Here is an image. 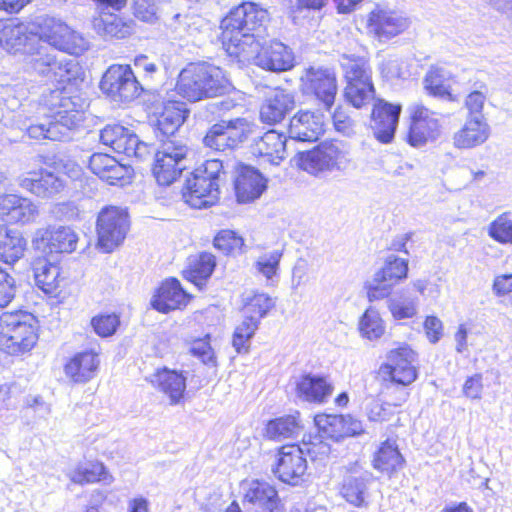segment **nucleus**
<instances>
[{
    "label": "nucleus",
    "mask_w": 512,
    "mask_h": 512,
    "mask_svg": "<svg viewBox=\"0 0 512 512\" xmlns=\"http://www.w3.org/2000/svg\"><path fill=\"white\" fill-rule=\"evenodd\" d=\"M402 107L378 99L372 110L371 127L375 137L382 143H390L395 135Z\"/></svg>",
    "instance_id": "412c9836"
},
{
    "label": "nucleus",
    "mask_w": 512,
    "mask_h": 512,
    "mask_svg": "<svg viewBox=\"0 0 512 512\" xmlns=\"http://www.w3.org/2000/svg\"><path fill=\"white\" fill-rule=\"evenodd\" d=\"M301 80L304 93L313 95L329 111L338 90L334 71L328 68H309Z\"/></svg>",
    "instance_id": "6ab92c4d"
},
{
    "label": "nucleus",
    "mask_w": 512,
    "mask_h": 512,
    "mask_svg": "<svg viewBox=\"0 0 512 512\" xmlns=\"http://www.w3.org/2000/svg\"><path fill=\"white\" fill-rule=\"evenodd\" d=\"M243 245V238L232 230H222L214 238L215 248L225 254L239 252Z\"/></svg>",
    "instance_id": "13d9d810"
},
{
    "label": "nucleus",
    "mask_w": 512,
    "mask_h": 512,
    "mask_svg": "<svg viewBox=\"0 0 512 512\" xmlns=\"http://www.w3.org/2000/svg\"><path fill=\"white\" fill-rule=\"evenodd\" d=\"M189 295L183 290L176 278H169L162 282L151 299V306L161 312L167 313L171 310L186 306Z\"/></svg>",
    "instance_id": "a878e982"
},
{
    "label": "nucleus",
    "mask_w": 512,
    "mask_h": 512,
    "mask_svg": "<svg viewBox=\"0 0 512 512\" xmlns=\"http://www.w3.org/2000/svg\"><path fill=\"white\" fill-rule=\"evenodd\" d=\"M209 336L194 340L189 348V352L198 358L203 364L216 367L217 361L215 353L210 345Z\"/></svg>",
    "instance_id": "052dcab7"
},
{
    "label": "nucleus",
    "mask_w": 512,
    "mask_h": 512,
    "mask_svg": "<svg viewBox=\"0 0 512 512\" xmlns=\"http://www.w3.org/2000/svg\"><path fill=\"white\" fill-rule=\"evenodd\" d=\"M269 22V13L254 2H243L222 20L223 45L230 56H239L246 38L259 40Z\"/></svg>",
    "instance_id": "f03ea898"
},
{
    "label": "nucleus",
    "mask_w": 512,
    "mask_h": 512,
    "mask_svg": "<svg viewBox=\"0 0 512 512\" xmlns=\"http://www.w3.org/2000/svg\"><path fill=\"white\" fill-rule=\"evenodd\" d=\"M38 38V33L29 30L24 23L15 20L0 22V46L9 53L25 55L33 49Z\"/></svg>",
    "instance_id": "aec40b11"
},
{
    "label": "nucleus",
    "mask_w": 512,
    "mask_h": 512,
    "mask_svg": "<svg viewBox=\"0 0 512 512\" xmlns=\"http://www.w3.org/2000/svg\"><path fill=\"white\" fill-rule=\"evenodd\" d=\"M117 12H98V29L101 27L106 36L123 39L132 33V21L123 19Z\"/></svg>",
    "instance_id": "a18cd8bd"
},
{
    "label": "nucleus",
    "mask_w": 512,
    "mask_h": 512,
    "mask_svg": "<svg viewBox=\"0 0 512 512\" xmlns=\"http://www.w3.org/2000/svg\"><path fill=\"white\" fill-rule=\"evenodd\" d=\"M96 353L85 350L76 353L64 364V373L73 383H86L94 377Z\"/></svg>",
    "instance_id": "7c9ffc66"
},
{
    "label": "nucleus",
    "mask_w": 512,
    "mask_h": 512,
    "mask_svg": "<svg viewBox=\"0 0 512 512\" xmlns=\"http://www.w3.org/2000/svg\"><path fill=\"white\" fill-rule=\"evenodd\" d=\"M152 384L167 395L170 403L175 405L180 402L186 389V378L182 373L163 368L158 370L151 379Z\"/></svg>",
    "instance_id": "72a5a7b5"
},
{
    "label": "nucleus",
    "mask_w": 512,
    "mask_h": 512,
    "mask_svg": "<svg viewBox=\"0 0 512 512\" xmlns=\"http://www.w3.org/2000/svg\"><path fill=\"white\" fill-rule=\"evenodd\" d=\"M318 434L304 437L303 445L313 458L328 456L331 447L326 440L339 441L362 433V423L351 415L318 414L314 417Z\"/></svg>",
    "instance_id": "39448f33"
},
{
    "label": "nucleus",
    "mask_w": 512,
    "mask_h": 512,
    "mask_svg": "<svg viewBox=\"0 0 512 512\" xmlns=\"http://www.w3.org/2000/svg\"><path fill=\"white\" fill-rule=\"evenodd\" d=\"M332 392L333 385L324 376L305 374L296 383L297 397L309 403H325Z\"/></svg>",
    "instance_id": "c756f323"
},
{
    "label": "nucleus",
    "mask_w": 512,
    "mask_h": 512,
    "mask_svg": "<svg viewBox=\"0 0 512 512\" xmlns=\"http://www.w3.org/2000/svg\"><path fill=\"white\" fill-rule=\"evenodd\" d=\"M286 136L275 130L266 132L251 146V153L263 162L279 165L286 157Z\"/></svg>",
    "instance_id": "bb28decb"
},
{
    "label": "nucleus",
    "mask_w": 512,
    "mask_h": 512,
    "mask_svg": "<svg viewBox=\"0 0 512 512\" xmlns=\"http://www.w3.org/2000/svg\"><path fill=\"white\" fill-rule=\"evenodd\" d=\"M132 169L120 164L106 153L98 152V179L112 186L123 187L130 183Z\"/></svg>",
    "instance_id": "e433bc0d"
},
{
    "label": "nucleus",
    "mask_w": 512,
    "mask_h": 512,
    "mask_svg": "<svg viewBox=\"0 0 512 512\" xmlns=\"http://www.w3.org/2000/svg\"><path fill=\"white\" fill-rule=\"evenodd\" d=\"M492 292L496 297L512 302V274H500L495 276L492 284Z\"/></svg>",
    "instance_id": "69168bd1"
},
{
    "label": "nucleus",
    "mask_w": 512,
    "mask_h": 512,
    "mask_svg": "<svg viewBox=\"0 0 512 512\" xmlns=\"http://www.w3.org/2000/svg\"><path fill=\"white\" fill-rule=\"evenodd\" d=\"M299 412L270 420L265 429L266 436L275 441L297 436L302 430Z\"/></svg>",
    "instance_id": "c03bdc74"
},
{
    "label": "nucleus",
    "mask_w": 512,
    "mask_h": 512,
    "mask_svg": "<svg viewBox=\"0 0 512 512\" xmlns=\"http://www.w3.org/2000/svg\"><path fill=\"white\" fill-rule=\"evenodd\" d=\"M38 215L33 202L24 197L8 194L0 198V217L11 223H29Z\"/></svg>",
    "instance_id": "cd10ccee"
},
{
    "label": "nucleus",
    "mask_w": 512,
    "mask_h": 512,
    "mask_svg": "<svg viewBox=\"0 0 512 512\" xmlns=\"http://www.w3.org/2000/svg\"><path fill=\"white\" fill-rule=\"evenodd\" d=\"M226 171L219 159H208L201 163L187 179L183 188L184 201L191 207L201 209L214 205L220 195V186L225 182Z\"/></svg>",
    "instance_id": "20e7f679"
},
{
    "label": "nucleus",
    "mask_w": 512,
    "mask_h": 512,
    "mask_svg": "<svg viewBox=\"0 0 512 512\" xmlns=\"http://www.w3.org/2000/svg\"><path fill=\"white\" fill-rule=\"evenodd\" d=\"M26 241L20 232L10 230L5 225H0V260L13 264L24 253Z\"/></svg>",
    "instance_id": "a19ab883"
},
{
    "label": "nucleus",
    "mask_w": 512,
    "mask_h": 512,
    "mask_svg": "<svg viewBox=\"0 0 512 512\" xmlns=\"http://www.w3.org/2000/svg\"><path fill=\"white\" fill-rule=\"evenodd\" d=\"M134 15L141 21L153 22L156 19L155 0H134Z\"/></svg>",
    "instance_id": "774afa93"
},
{
    "label": "nucleus",
    "mask_w": 512,
    "mask_h": 512,
    "mask_svg": "<svg viewBox=\"0 0 512 512\" xmlns=\"http://www.w3.org/2000/svg\"><path fill=\"white\" fill-rule=\"evenodd\" d=\"M27 90L24 85L0 86V104L3 106L1 121L5 126L25 130L31 123V113L24 111L29 101L26 99Z\"/></svg>",
    "instance_id": "2eb2a0df"
},
{
    "label": "nucleus",
    "mask_w": 512,
    "mask_h": 512,
    "mask_svg": "<svg viewBox=\"0 0 512 512\" xmlns=\"http://www.w3.org/2000/svg\"><path fill=\"white\" fill-rule=\"evenodd\" d=\"M189 114L186 103L181 101L164 102L157 117V128L167 138H174V133L184 123Z\"/></svg>",
    "instance_id": "473e14b6"
},
{
    "label": "nucleus",
    "mask_w": 512,
    "mask_h": 512,
    "mask_svg": "<svg viewBox=\"0 0 512 512\" xmlns=\"http://www.w3.org/2000/svg\"><path fill=\"white\" fill-rule=\"evenodd\" d=\"M491 128L485 117H466L463 126L453 134V146L469 150L483 145L490 137Z\"/></svg>",
    "instance_id": "4be33fe9"
},
{
    "label": "nucleus",
    "mask_w": 512,
    "mask_h": 512,
    "mask_svg": "<svg viewBox=\"0 0 512 512\" xmlns=\"http://www.w3.org/2000/svg\"><path fill=\"white\" fill-rule=\"evenodd\" d=\"M282 256L281 250H272L261 254L255 260L253 268L258 275L265 278L267 285H273L277 281Z\"/></svg>",
    "instance_id": "49530a36"
},
{
    "label": "nucleus",
    "mask_w": 512,
    "mask_h": 512,
    "mask_svg": "<svg viewBox=\"0 0 512 512\" xmlns=\"http://www.w3.org/2000/svg\"><path fill=\"white\" fill-rule=\"evenodd\" d=\"M409 393L403 389L400 390L398 401L391 403H384L379 399H372L365 408L366 415L370 421L383 422L390 419L393 415L392 406H401L408 398Z\"/></svg>",
    "instance_id": "864d4df0"
},
{
    "label": "nucleus",
    "mask_w": 512,
    "mask_h": 512,
    "mask_svg": "<svg viewBox=\"0 0 512 512\" xmlns=\"http://www.w3.org/2000/svg\"><path fill=\"white\" fill-rule=\"evenodd\" d=\"M244 43L245 49L236 58L241 62H252L256 66L272 71L283 72L294 67V54L292 50L282 42L273 40L261 44L259 40L247 37Z\"/></svg>",
    "instance_id": "0eeeda50"
},
{
    "label": "nucleus",
    "mask_w": 512,
    "mask_h": 512,
    "mask_svg": "<svg viewBox=\"0 0 512 512\" xmlns=\"http://www.w3.org/2000/svg\"><path fill=\"white\" fill-rule=\"evenodd\" d=\"M410 127L407 135L408 143L416 148L435 141L441 134V123L438 113L421 103L409 106Z\"/></svg>",
    "instance_id": "4468645a"
},
{
    "label": "nucleus",
    "mask_w": 512,
    "mask_h": 512,
    "mask_svg": "<svg viewBox=\"0 0 512 512\" xmlns=\"http://www.w3.org/2000/svg\"><path fill=\"white\" fill-rule=\"evenodd\" d=\"M404 458L395 441L386 440L380 444L372 459V466L382 474L391 476L402 467Z\"/></svg>",
    "instance_id": "58836bf2"
},
{
    "label": "nucleus",
    "mask_w": 512,
    "mask_h": 512,
    "mask_svg": "<svg viewBox=\"0 0 512 512\" xmlns=\"http://www.w3.org/2000/svg\"><path fill=\"white\" fill-rule=\"evenodd\" d=\"M273 299L265 293H253L244 299L243 313L245 317H249L257 322L265 317L274 307Z\"/></svg>",
    "instance_id": "603ef678"
},
{
    "label": "nucleus",
    "mask_w": 512,
    "mask_h": 512,
    "mask_svg": "<svg viewBox=\"0 0 512 512\" xmlns=\"http://www.w3.org/2000/svg\"><path fill=\"white\" fill-rule=\"evenodd\" d=\"M447 79L448 75L444 69L432 67L424 79L425 89L433 96L444 98L450 95L449 87L445 83Z\"/></svg>",
    "instance_id": "6e6d98bb"
},
{
    "label": "nucleus",
    "mask_w": 512,
    "mask_h": 512,
    "mask_svg": "<svg viewBox=\"0 0 512 512\" xmlns=\"http://www.w3.org/2000/svg\"><path fill=\"white\" fill-rule=\"evenodd\" d=\"M38 340V320L26 311L0 315V349L10 355L29 352Z\"/></svg>",
    "instance_id": "423d86ee"
},
{
    "label": "nucleus",
    "mask_w": 512,
    "mask_h": 512,
    "mask_svg": "<svg viewBox=\"0 0 512 512\" xmlns=\"http://www.w3.org/2000/svg\"><path fill=\"white\" fill-rule=\"evenodd\" d=\"M375 273L378 274V279H384L395 286L407 278L408 262L395 255H389L385 259L383 267Z\"/></svg>",
    "instance_id": "8fccbe9b"
},
{
    "label": "nucleus",
    "mask_w": 512,
    "mask_h": 512,
    "mask_svg": "<svg viewBox=\"0 0 512 512\" xmlns=\"http://www.w3.org/2000/svg\"><path fill=\"white\" fill-rule=\"evenodd\" d=\"M323 132V115L311 111L298 112L290 120L288 128L289 138L300 142H314Z\"/></svg>",
    "instance_id": "5701e85b"
},
{
    "label": "nucleus",
    "mask_w": 512,
    "mask_h": 512,
    "mask_svg": "<svg viewBox=\"0 0 512 512\" xmlns=\"http://www.w3.org/2000/svg\"><path fill=\"white\" fill-rule=\"evenodd\" d=\"M350 163V153L339 141L323 142L316 148L298 153L296 164L312 175L333 170H344Z\"/></svg>",
    "instance_id": "1a4fd4ad"
},
{
    "label": "nucleus",
    "mask_w": 512,
    "mask_h": 512,
    "mask_svg": "<svg viewBox=\"0 0 512 512\" xmlns=\"http://www.w3.org/2000/svg\"><path fill=\"white\" fill-rule=\"evenodd\" d=\"M205 146L217 150L224 151L232 149L234 146L230 143L229 137L222 127L221 123L214 124L203 139Z\"/></svg>",
    "instance_id": "bf43d9fd"
},
{
    "label": "nucleus",
    "mask_w": 512,
    "mask_h": 512,
    "mask_svg": "<svg viewBox=\"0 0 512 512\" xmlns=\"http://www.w3.org/2000/svg\"><path fill=\"white\" fill-rule=\"evenodd\" d=\"M30 52H26V64L31 70L42 76H49L51 68L55 66L57 53L53 47L45 44L42 37L33 45Z\"/></svg>",
    "instance_id": "ea45409f"
},
{
    "label": "nucleus",
    "mask_w": 512,
    "mask_h": 512,
    "mask_svg": "<svg viewBox=\"0 0 512 512\" xmlns=\"http://www.w3.org/2000/svg\"><path fill=\"white\" fill-rule=\"evenodd\" d=\"M294 97L285 90H275L262 104L260 118L264 123L275 124L284 119L294 108Z\"/></svg>",
    "instance_id": "2f4dec72"
},
{
    "label": "nucleus",
    "mask_w": 512,
    "mask_h": 512,
    "mask_svg": "<svg viewBox=\"0 0 512 512\" xmlns=\"http://www.w3.org/2000/svg\"><path fill=\"white\" fill-rule=\"evenodd\" d=\"M120 326V318L115 313L98 315V336L110 337Z\"/></svg>",
    "instance_id": "338daca9"
},
{
    "label": "nucleus",
    "mask_w": 512,
    "mask_h": 512,
    "mask_svg": "<svg viewBox=\"0 0 512 512\" xmlns=\"http://www.w3.org/2000/svg\"><path fill=\"white\" fill-rule=\"evenodd\" d=\"M385 322L374 306H369L359 320V331L363 338L377 340L385 333Z\"/></svg>",
    "instance_id": "de8ad7c7"
},
{
    "label": "nucleus",
    "mask_w": 512,
    "mask_h": 512,
    "mask_svg": "<svg viewBox=\"0 0 512 512\" xmlns=\"http://www.w3.org/2000/svg\"><path fill=\"white\" fill-rule=\"evenodd\" d=\"M508 212L494 219L488 226V235L501 244H512V220Z\"/></svg>",
    "instance_id": "4d7b16f0"
},
{
    "label": "nucleus",
    "mask_w": 512,
    "mask_h": 512,
    "mask_svg": "<svg viewBox=\"0 0 512 512\" xmlns=\"http://www.w3.org/2000/svg\"><path fill=\"white\" fill-rule=\"evenodd\" d=\"M15 296V280L0 267V308L7 306Z\"/></svg>",
    "instance_id": "e2e57ef3"
},
{
    "label": "nucleus",
    "mask_w": 512,
    "mask_h": 512,
    "mask_svg": "<svg viewBox=\"0 0 512 512\" xmlns=\"http://www.w3.org/2000/svg\"><path fill=\"white\" fill-rule=\"evenodd\" d=\"M271 470L280 482L291 486L300 485L307 472L303 449L296 444L282 446L275 454Z\"/></svg>",
    "instance_id": "ddd939ff"
},
{
    "label": "nucleus",
    "mask_w": 512,
    "mask_h": 512,
    "mask_svg": "<svg viewBox=\"0 0 512 512\" xmlns=\"http://www.w3.org/2000/svg\"><path fill=\"white\" fill-rule=\"evenodd\" d=\"M38 234L37 245L41 243L50 253H71L76 249L78 236L70 227L49 226Z\"/></svg>",
    "instance_id": "c85d7f7f"
},
{
    "label": "nucleus",
    "mask_w": 512,
    "mask_h": 512,
    "mask_svg": "<svg viewBox=\"0 0 512 512\" xmlns=\"http://www.w3.org/2000/svg\"><path fill=\"white\" fill-rule=\"evenodd\" d=\"M126 128L119 124L107 125L100 130V141L103 145L110 147L113 151L116 150L118 141L125 134Z\"/></svg>",
    "instance_id": "0e129e2a"
},
{
    "label": "nucleus",
    "mask_w": 512,
    "mask_h": 512,
    "mask_svg": "<svg viewBox=\"0 0 512 512\" xmlns=\"http://www.w3.org/2000/svg\"><path fill=\"white\" fill-rule=\"evenodd\" d=\"M373 481V475L364 472L359 476H349L345 479L342 487V495L347 502L356 506L367 505L368 485Z\"/></svg>",
    "instance_id": "79ce46f5"
},
{
    "label": "nucleus",
    "mask_w": 512,
    "mask_h": 512,
    "mask_svg": "<svg viewBox=\"0 0 512 512\" xmlns=\"http://www.w3.org/2000/svg\"><path fill=\"white\" fill-rule=\"evenodd\" d=\"M223 70L208 63H191L180 72L176 84L179 95L191 102L216 97L229 90Z\"/></svg>",
    "instance_id": "7ed1b4c3"
},
{
    "label": "nucleus",
    "mask_w": 512,
    "mask_h": 512,
    "mask_svg": "<svg viewBox=\"0 0 512 512\" xmlns=\"http://www.w3.org/2000/svg\"><path fill=\"white\" fill-rule=\"evenodd\" d=\"M409 26L410 20L402 12L383 5H376L367 19L368 31L379 41L390 40L403 33Z\"/></svg>",
    "instance_id": "a211bd4d"
},
{
    "label": "nucleus",
    "mask_w": 512,
    "mask_h": 512,
    "mask_svg": "<svg viewBox=\"0 0 512 512\" xmlns=\"http://www.w3.org/2000/svg\"><path fill=\"white\" fill-rule=\"evenodd\" d=\"M387 309L396 321L411 319L418 313L419 297L408 288L394 292L386 301Z\"/></svg>",
    "instance_id": "4c0bfd02"
},
{
    "label": "nucleus",
    "mask_w": 512,
    "mask_h": 512,
    "mask_svg": "<svg viewBox=\"0 0 512 512\" xmlns=\"http://www.w3.org/2000/svg\"><path fill=\"white\" fill-rule=\"evenodd\" d=\"M130 229L126 208L107 206L98 213V249L111 253L124 242Z\"/></svg>",
    "instance_id": "9b49d317"
},
{
    "label": "nucleus",
    "mask_w": 512,
    "mask_h": 512,
    "mask_svg": "<svg viewBox=\"0 0 512 512\" xmlns=\"http://www.w3.org/2000/svg\"><path fill=\"white\" fill-rule=\"evenodd\" d=\"M19 185L41 198H50L64 188L63 180L46 170L31 171L19 178Z\"/></svg>",
    "instance_id": "393cba45"
},
{
    "label": "nucleus",
    "mask_w": 512,
    "mask_h": 512,
    "mask_svg": "<svg viewBox=\"0 0 512 512\" xmlns=\"http://www.w3.org/2000/svg\"><path fill=\"white\" fill-rule=\"evenodd\" d=\"M168 26L176 37L185 38L198 34L204 26V20L197 15L175 14Z\"/></svg>",
    "instance_id": "09e8293b"
},
{
    "label": "nucleus",
    "mask_w": 512,
    "mask_h": 512,
    "mask_svg": "<svg viewBox=\"0 0 512 512\" xmlns=\"http://www.w3.org/2000/svg\"><path fill=\"white\" fill-rule=\"evenodd\" d=\"M77 99L69 96L61 86L44 92L38 102L29 101L24 107V111L31 113L28 136L35 140L70 139V132L84 120L83 112L76 109Z\"/></svg>",
    "instance_id": "f257e3e1"
},
{
    "label": "nucleus",
    "mask_w": 512,
    "mask_h": 512,
    "mask_svg": "<svg viewBox=\"0 0 512 512\" xmlns=\"http://www.w3.org/2000/svg\"><path fill=\"white\" fill-rule=\"evenodd\" d=\"M55 62V66L51 68L48 77L54 79L59 85L64 86V84L78 78L80 67L74 59L59 53Z\"/></svg>",
    "instance_id": "3c124183"
},
{
    "label": "nucleus",
    "mask_w": 512,
    "mask_h": 512,
    "mask_svg": "<svg viewBox=\"0 0 512 512\" xmlns=\"http://www.w3.org/2000/svg\"><path fill=\"white\" fill-rule=\"evenodd\" d=\"M44 25L47 31H42L38 36L42 37L45 44L59 51H69L72 48L76 35L68 25L55 18L46 19Z\"/></svg>",
    "instance_id": "f704fd0d"
},
{
    "label": "nucleus",
    "mask_w": 512,
    "mask_h": 512,
    "mask_svg": "<svg viewBox=\"0 0 512 512\" xmlns=\"http://www.w3.org/2000/svg\"><path fill=\"white\" fill-rule=\"evenodd\" d=\"M220 123L234 148L248 138L254 126L252 122L245 118H236L229 121H221Z\"/></svg>",
    "instance_id": "5fc2aeb1"
},
{
    "label": "nucleus",
    "mask_w": 512,
    "mask_h": 512,
    "mask_svg": "<svg viewBox=\"0 0 512 512\" xmlns=\"http://www.w3.org/2000/svg\"><path fill=\"white\" fill-rule=\"evenodd\" d=\"M367 298L370 302L379 301L385 298H389L392 295V289L394 285L385 281L384 279H378V274L375 273L373 278L366 283Z\"/></svg>",
    "instance_id": "680f3d73"
},
{
    "label": "nucleus",
    "mask_w": 512,
    "mask_h": 512,
    "mask_svg": "<svg viewBox=\"0 0 512 512\" xmlns=\"http://www.w3.org/2000/svg\"><path fill=\"white\" fill-rule=\"evenodd\" d=\"M340 63L346 80L344 97L347 102L355 108L369 104L374 99L375 89L367 61L361 57L343 55Z\"/></svg>",
    "instance_id": "6e6552de"
},
{
    "label": "nucleus",
    "mask_w": 512,
    "mask_h": 512,
    "mask_svg": "<svg viewBox=\"0 0 512 512\" xmlns=\"http://www.w3.org/2000/svg\"><path fill=\"white\" fill-rule=\"evenodd\" d=\"M187 145L179 139H162L155 153L153 175L159 185L168 186L181 175L186 168Z\"/></svg>",
    "instance_id": "9d476101"
},
{
    "label": "nucleus",
    "mask_w": 512,
    "mask_h": 512,
    "mask_svg": "<svg viewBox=\"0 0 512 512\" xmlns=\"http://www.w3.org/2000/svg\"><path fill=\"white\" fill-rule=\"evenodd\" d=\"M414 361L415 353L408 347L391 350L387 355V361L379 368V375L384 381L393 384L410 385L417 378Z\"/></svg>",
    "instance_id": "f3484780"
},
{
    "label": "nucleus",
    "mask_w": 512,
    "mask_h": 512,
    "mask_svg": "<svg viewBox=\"0 0 512 512\" xmlns=\"http://www.w3.org/2000/svg\"><path fill=\"white\" fill-rule=\"evenodd\" d=\"M242 505L247 512H277L280 497L274 485L267 481L252 479L241 484Z\"/></svg>",
    "instance_id": "dca6fc26"
},
{
    "label": "nucleus",
    "mask_w": 512,
    "mask_h": 512,
    "mask_svg": "<svg viewBox=\"0 0 512 512\" xmlns=\"http://www.w3.org/2000/svg\"><path fill=\"white\" fill-rule=\"evenodd\" d=\"M33 271L36 285L46 294L55 293L63 281L59 266L46 259L37 260Z\"/></svg>",
    "instance_id": "37998d69"
},
{
    "label": "nucleus",
    "mask_w": 512,
    "mask_h": 512,
    "mask_svg": "<svg viewBox=\"0 0 512 512\" xmlns=\"http://www.w3.org/2000/svg\"><path fill=\"white\" fill-rule=\"evenodd\" d=\"M235 194L239 203L252 202L266 189L262 174L251 166L239 165L235 179Z\"/></svg>",
    "instance_id": "b1692460"
},
{
    "label": "nucleus",
    "mask_w": 512,
    "mask_h": 512,
    "mask_svg": "<svg viewBox=\"0 0 512 512\" xmlns=\"http://www.w3.org/2000/svg\"><path fill=\"white\" fill-rule=\"evenodd\" d=\"M215 267V256L208 252H202L188 259V264L183 271V276L201 290L206 285V281L212 275Z\"/></svg>",
    "instance_id": "c9c22d12"
},
{
    "label": "nucleus",
    "mask_w": 512,
    "mask_h": 512,
    "mask_svg": "<svg viewBox=\"0 0 512 512\" xmlns=\"http://www.w3.org/2000/svg\"><path fill=\"white\" fill-rule=\"evenodd\" d=\"M99 87L117 103L131 102L143 91L129 65H111L102 76Z\"/></svg>",
    "instance_id": "f8f14e48"
}]
</instances>
